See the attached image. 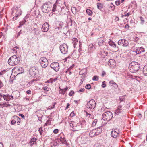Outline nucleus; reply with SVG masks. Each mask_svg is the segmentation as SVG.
I'll use <instances>...</instances> for the list:
<instances>
[{"mask_svg":"<svg viewBox=\"0 0 147 147\" xmlns=\"http://www.w3.org/2000/svg\"><path fill=\"white\" fill-rule=\"evenodd\" d=\"M51 3L49 2L45 3L42 6V11L45 13H48L51 10Z\"/></svg>","mask_w":147,"mask_h":147,"instance_id":"nucleus-5","label":"nucleus"},{"mask_svg":"<svg viewBox=\"0 0 147 147\" xmlns=\"http://www.w3.org/2000/svg\"><path fill=\"white\" fill-rule=\"evenodd\" d=\"M39 71L38 68L36 67H33L29 70L30 74L31 76L36 77L38 76Z\"/></svg>","mask_w":147,"mask_h":147,"instance_id":"nucleus-7","label":"nucleus"},{"mask_svg":"<svg viewBox=\"0 0 147 147\" xmlns=\"http://www.w3.org/2000/svg\"><path fill=\"white\" fill-rule=\"evenodd\" d=\"M42 127H41L40 128H39L38 131H39V132L41 135L42 134V133L43 132V130L42 129Z\"/></svg>","mask_w":147,"mask_h":147,"instance_id":"nucleus-50","label":"nucleus"},{"mask_svg":"<svg viewBox=\"0 0 147 147\" xmlns=\"http://www.w3.org/2000/svg\"><path fill=\"white\" fill-rule=\"evenodd\" d=\"M100 130L99 132H97L96 129H94L91 130L89 134V135L90 137H93L97 135H98L100 134L102 131V129L100 127L97 128V130Z\"/></svg>","mask_w":147,"mask_h":147,"instance_id":"nucleus-10","label":"nucleus"},{"mask_svg":"<svg viewBox=\"0 0 147 147\" xmlns=\"http://www.w3.org/2000/svg\"><path fill=\"white\" fill-rule=\"evenodd\" d=\"M39 62L41 67L43 68H46L48 64L47 59L43 57H41L39 60Z\"/></svg>","mask_w":147,"mask_h":147,"instance_id":"nucleus-6","label":"nucleus"},{"mask_svg":"<svg viewBox=\"0 0 147 147\" xmlns=\"http://www.w3.org/2000/svg\"><path fill=\"white\" fill-rule=\"evenodd\" d=\"M99 79L98 76H94L92 78V80L93 81H98Z\"/></svg>","mask_w":147,"mask_h":147,"instance_id":"nucleus-33","label":"nucleus"},{"mask_svg":"<svg viewBox=\"0 0 147 147\" xmlns=\"http://www.w3.org/2000/svg\"><path fill=\"white\" fill-rule=\"evenodd\" d=\"M55 11H58L64 14H65L66 12L65 11V7H64L61 8L60 6L59 5L56 3L53 5L52 9V13H54Z\"/></svg>","mask_w":147,"mask_h":147,"instance_id":"nucleus-2","label":"nucleus"},{"mask_svg":"<svg viewBox=\"0 0 147 147\" xmlns=\"http://www.w3.org/2000/svg\"><path fill=\"white\" fill-rule=\"evenodd\" d=\"M36 140V139L35 138H33L31 139L30 141V142L32 144H33L34 142H35Z\"/></svg>","mask_w":147,"mask_h":147,"instance_id":"nucleus-29","label":"nucleus"},{"mask_svg":"<svg viewBox=\"0 0 147 147\" xmlns=\"http://www.w3.org/2000/svg\"><path fill=\"white\" fill-rule=\"evenodd\" d=\"M42 89L46 91H48L49 90V88L46 86L43 87L42 88Z\"/></svg>","mask_w":147,"mask_h":147,"instance_id":"nucleus-40","label":"nucleus"},{"mask_svg":"<svg viewBox=\"0 0 147 147\" xmlns=\"http://www.w3.org/2000/svg\"><path fill=\"white\" fill-rule=\"evenodd\" d=\"M94 48V47L92 44L88 46V49H89L91 50Z\"/></svg>","mask_w":147,"mask_h":147,"instance_id":"nucleus-37","label":"nucleus"},{"mask_svg":"<svg viewBox=\"0 0 147 147\" xmlns=\"http://www.w3.org/2000/svg\"><path fill=\"white\" fill-rule=\"evenodd\" d=\"M106 82L105 81H104L102 82V87L103 88H105L106 87L105 84Z\"/></svg>","mask_w":147,"mask_h":147,"instance_id":"nucleus-45","label":"nucleus"},{"mask_svg":"<svg viewBox=\"0 0 147 147\" xmlns=\"http://www.w3.org/2000/svg\"><path fill=\"white\" fill-rule=\"evenodd\" d=\"M50 79L51 80V82H52L51 83H52L53 82L56 81L57 80V78H51Z\"/></svg>","mask_w":147,"mask_h":147,"instance_id":"nucleus-43","label":"nucleus"},{"mask_svg":"<svg viewBox=\"0 0 147 147\" xmlns=\"http://www.w3.org/2000/svg\"><path fill=\"white\" fill-rule=\"evenodd\" d=\"M50 67L56 72L58 71L59 69V64L57 62L52 63L50 65Z\"/></svg>","mask_w":147,"mask_h":147,"instance_id":"nucleus-12","label":"nucleus"},{"mask_svg":"<svg viewBox=\"0 0 147 147\" xmlns=\"http://www.w3.org/2000/svg\"><path fill=\"white\" fill-rule=\"evenodd\" d=\"M18 12L19 13L18 14H15V16H16L17 17V18L18 17V16H19L21 14V10H18Z\"/></svg>","mask_w":147,"mask_h":147,"instance_id":"nucleus-31","label":"nucleus"},{"mask_svg":"<svg viewBox=\"0 0 147 147\" xmlns=\"http://www.w3.org/2000/svg\"><path fill=\"white\" fill-rule=\"evenodd\" d=\"M130 15V13H128L127 14H125L124 15H123L121 16L122 17H123L124 16H128Z\"/></svg>","mask_w":147,"mask_h":147,"instance_id":"nucleus-55","label":"nucleus"},{"mask_svg":"<svg viewBox=\"0 0 147 147\" xmlns=\"http://www.w3.org/2000/svg\"><path fill=\"white\" fill-rule=\"evenodd\" d=\"M20 24L22 26L25 24V22L22 21L20 22Z\"/></svg>","mask_w":147,"mask_h":147,"instance_id":"nucleus-61","label":"nucleus"},{"mask_svg":"<svg viewBox=\"0 0 147 147\" xmlns=\"http://www.w3.org/2000/svg\"><path fill=\"white\" fill-rule=\"evenodd\" d=\"M120 1H115V4L117 5H119L120 4Z\"/></svg>","mask_w":147,"mask_h":147,"instance_id":"nucleus-52","label":"nucleus"},{"mask_svg":"<svg viewBox=\"0 0 147 147\" xmlns=\"http://www.w3.org/2000/svg\"><path fill=\"white\" fill-rule=\"evenodd\" d=\"M58 132V130L57 129H55L53 130V133L55 134H57Z\"/></svg>","mask_w":147,"mask_h":147,"instance_id":"nucleus-57","label":"nucleus"},{"mask_svg":"<svg viewBox=\"0 0 147 147\" xmlns=\"http://www.w3.org/2000/svg\"><path fill=\"white\" fill-rule=\"evenodd\" d=\"M112 47H113L115 48L116 51H117L119 50V47L117 46L116 44L114 42L113 44V45H112Z\"/></svg>","mask_w":147,"mask_h":147,"instance_id":"nucleus-28","label":"nucleus"},{"mask_svg":"<svg viewBox=\"0 0 147 147\" xmlns=\"http://www.w3.org/2000/svg\"><path fill=\"white\" fill-rule=\"evenodd\" d=\"M124 104H123V107H125V110L127 108H128L130 107V104L129 103L128 104H127V105L126 104V105L124 106Z\"/></svg>","mask_w":147,"mask_h":147,"instance_id":"nucleus-42","label":"nucleus"},{"mask_svg":"<svg viewBox=\"0 0 147 147\" xmlns=\"http://www.w3.org/2000/svg\"><path fill=\"white\" fill-rule=\"evenodd\" d=\"M31 90H27L26 93L28 94H31Z\"/></svg>","mask_w":147,"mask_h":147,"instance_id":"nucleus-64","label":"nucleus"},{"mask_svg":"<svg viewBox=\"0 0 147 147\" xmlns=\"http://www.w3.org/2000/svg\"><path fill=\"white\" fill-rule=\"evenodd\" d=\"M82 127L81 123H78L75 126L74 128V130H73L72 131L73 132H74L76 131H78L81 129Z\"/></svg>","mask_w":147,"mask_h":147,"instance_id":"nucleus-17","label":"nucleus"},{"mask_svg":"<svg viewBox=\"0 0 147 147\" xmlns=\"http://www.w3.org/2000/svg\"><path fill=\"white\" fill-rule=\"evenodd\" d=\"M5 72V70L2 71L1 72H0V75H1L3 74H4Z\"/></svg>","mask_w":147,"mask_h":147,"instance_id":"nucleus-58","label":"nucleus"},{"mask_svg":"<svg viewBox=\"0 0 147 147\" xmlns=\"http://www.w3.org/2000/svg\"><path fill=\"white\" fill-rule=\"evenodd\" d=\"M71 10L74 14H75L76 13L77 9L75 7H73L71 8Z\"/></svg>","mask_w":147,"mask_h":147,"instance_id":"nucleus-24","label":"nucleus"},{"mask_svg":"<svg viewBox=\"0 0 147 147\" xmlns=\"http://www.w3.org/2000/svg\"><path fill=\"white\" fill-rule=\"evenodd\" d=\"M63 26V23L59 21H56L55 22L53 27L55 29H58L61 30Z\"/></svg>","mask_w":147,"mask_h":147,"instance_id":"nucleus-11","label":"nucleus"},{"mask_svg":"<svg viewBox=\"0 0 147 147\" xmlns=\"http://www.w3.org/2000/svg\"><path fill=\"white\" fill-rule=\"evenodd\" d=\"M85 88L87 89H90L91 88V86L89 84H87L85 86Z\"/></svg>","mask_w":147,"mask_h":147,"instance_id":"nucleus-35","label":"nucleus"},{"mask_svg":"<svg viewBox=\"0 0 147 147\" xmlns=\"http://www.w3.org/2000/svg\"><path fill=\"white\" fill-rule=\"evenodd\" d=\"M96 105L95 101L93 99H91L87 103L86 107L88 108L93 109L95 108Z\"/></svg>","mask_w":147,"mask_h":147,"instance_id":"nucleus-8","label":"nucleus"},{"mask_svg":"<svg viewBox=\"0 0 147 147\" xmlns=\"http://www.w3.org/2000/svg\"><path fill=\"white\" fill-rule=\"evenodd\" d=\"M139 38L136 36L134 38V41H135V42H136L139 40Z\"/></svg>","mask_w":147,"mask_h":147,"instance_id":"nucleus-60","label":"nucleus"},{"mask_svg":"<svg viewBox=\"0 0 147 147\" xmlns=\"http://www.w3.org/2000/svg\"><path fill=\"white\" fill-rule=\"evenodd\" d=\"M140 68V65L137 62L133 61L129 65V69L130 72L135 73L138 71Z\"/></svg>","mask_w":147,"mask_h":147,"instance_id":"nucleus-1","label":"nucleus"},{"mask_svg":"<svg viewBox=\"0 0 147 147\" xmlns=\"http://www.w3.org/2000/svg\"><path fill=\"white\" fill-rule=\"evenodd\" d=\"M18 10H20V9H18L17 7H16V8H15V9L13 10H12V14H13L14 13V12H16L15 14H18L19 13L18 12Z\"/></svg>","mask_w":147,"mask_h":147,"instance_id":"nucleus-27","label":"nucleus"},{"mask_svg":"<svg viewBox=\"0 0 147 147\" xmlns=\"http://www.w3.org/2000/svg\"><path fill=\"white\" fill-rule=\"evenodd\" d=\"M62 142L63 141L64 142H66V141L65 139V137H63V138L61 140Z\"/></svg>","mask_w":147,"mask_h":147,"instance_id":"nucleus-59","label":"nucleus"},{"mask_svg":"<svg viewBox=\"0 0 147 147\" xmlns=\"http://www.w3.org/2000/svg\"><path fill=\"white\" fill-rule=\"evenodd\" d=\"M113 114L110 111H106L102 115V118L105 121H109L113 117Z\"/></svg>","mask_w":147,"mask_h":147,"instance_id":"nucleus-4","label":"nucleus"},{"mask_svg":"<svg viewBox=\"0 0 147 147\" xmlns=\"http://www.w3.org/2000/svg\"><path fill=\"white\" fill-rule=\"evenodd\" d=\"M68 48L67 45L65 43H63L60 45V50L62 54H67V52Z\"/></svg>","mask_w":147,"mask_h":147,"instance_id":"nucleus-9","label":"nucleus"},{"mask_svg":"<svg viewBox=\"0 0 147 147\" xmlns=\"http://www.w3.org/2000/svg\"><path fill=\"white\" fill-rule=\"evenodd\" d=\"M143 72L145 76H147V65L144 66L143 69Z\"/></svg>","mask_w":147,"mask_h":147,"instance_id":"nucleus-22","label":"nucleus"},{"mask_svg":"<svg viewBox=\"0 0 147 147\" xmlns=\"http://www.w3.org/2000/svg\"><path fill=\"white\" fill-rule=\"evenodd\" d=\"M74 121H71L69 122V125L70 127H72L73 128H74L75 127V126H74L73 123H74Z\"/></svg>","mask_w":147,"mask_h":147,"instance_id":"nucleus-32","label":"nucleus"},{"mask_svg":"<svg viewBox=\"0 0 147 147\" xmlns=\"http://www.w3.org/2000/svg\"><path fill=\"white\" fill-rule=\"evenodd\" d=\"M103 4L101 3H97V7L98 9L102 11H104L105 9H104L102 10L103 8Z\"/></svg>","mask_w":147,"mask_h":147,"instance_id":"nucleus-19","label":"nucleus"},{"mask_svg":"<svg viewBox=\"0 0 147 147\" xmlns=\"http://www.w3.org/2000/svg\"><path fill=\"white\" fill-rule=\"evenodd\" d=\"M86 12L90 16H91L92 14V11L89 9H87L86 10Z\"/></svg>","mask_w":147,"mask_h":147,"instance_id":"nucleus-25","label":"nucleus"},{"mask_svg":"<svg viewBox=\"0 0 147 147\" xmlns=\"http://www.w3.org/2000/svg\"><path fill=\"white\" fill-rule=\"evenodd\" d=\"M13 117L16 120L18 121H21V119L20 118H19V117H18L17 116H16V115L14 116H13Z\"/></svg>","mask_w":147,"mask_h":147,"instance_id":"nucleus-30","label":"nucleus"},{"mask_svg":"<svg viewBox=\"0 0 147 147\" xmlns=\"http://www.w3.org/2000/svg\"><path fill=\"white\" fill-rule=\"evenodd\" d=\"M4 96V94L2 93H0V101H3Z\"/></svg>","mask_w":147,"mask_h":147,"instance_id":"nucleus-38","label":"nucleus"},{"mask_svg":"<svg viewBox=\"0 0 147 147\" xmlns=\"http://www.w3.org/2000/svg\"><path fill=\"white\" fill-rule=\"evenodd\" d=\"M98 44L99 46H101L102 45L104 41L102 38H100L98 40Z\"/></svg>","mask_w":147,"mask_h":147,"instance_id":"nucleus-23","label":"nucleus"},{"mask_svg":"<svg viewBox=\"0 0 147 147\" xmlns=\"http://www.w3.org/2000/svg\"><path fill=\"white\" fill-rule=\"evenodd\" d=\"M9 96V95H7V101H9L11 100V98Z\"/></svg>","mask_w":147,"mask_h":147,"instance_id":"nucleus-62","label":"nucleus"},{"mask_svg":"<svg viewBox=\"0 0 147 147\" xmlns=\"http://www.w3.org/2000/svg\"><path fill=\"white\" fill-rule=\"evenodd\" d=\"M118 44L119 45L123 47H126L128 45V41L125 39H121L118 41Z\"/></svg>","mask_w":147,"mask_h":147,"instance_id":"nucleus-13","label":"nucleus"},{"mask_svg":"<svg viewBox=\"0 0 147 147\" xmlns=\"http://www.w3.org/2000/svg\"><path fill=\"white\" fill-rule=\"evenodd\" d=\"M3 84L1 81L0 80V88L3 87Z\"/></svg>","mask_w":147,"mask_h":147,"instance_id":"nucleus-54","label":"nucleus"},{"mask_svg":"<svg viewBox=\"0 0 147 147\" xmlns=\"http://www.w3.org/2000/svg\"><path fill=\"white\" fill-rule=\"evenodd\" d=\"M16 123V121L15 120H13L11 121V124L13 125L15 124Z\"/></svg>","mask_w":147,"mask_h":147,"instance_id":"nucleus-53","label":"nucleus"},{"mask_svg":"<svg viewBox=\"0 0 147 147\" xmlns=\"http://www.w3.org/2000/svg\"><path fill=\"white\" fill-rule=\"evenodd\" d=\"M7 95H5L4 94V96L3 97V99L7 101Z\"/></svg>","mask_w":147,"mask_h":147,"instance_id":"nucleus-51","label":"nucleus"},{"mask_svg":"<svg viewBox=\"0 0 147 147\" xmlns=\"http://www.w3.org/2000/svg\"><path fill=\"white\" fill-rule=\"evenodd\" d=\"M119 100L120 101V102L122 101H124L125 100L124 96H122L120 97Z\"/></svg>","mask_w":147,"mask_h":147,"instance_id":"nucleus-41","label":"nucleus"},{"mask_svg":"<svg viewBox=\"0 0 147 147\" xmlns=\"http://www.w3.org/2000/svg\"><path fill=\"white\" fill-rule=\"evenodd\" d=\"M20 61V58L16 55H13L8 59V63L9 65L14 66L18 64Z\"/></svg>","mask_w":147,"mask_h":147,"instance_id":"nucleus-3","label":"nucleus"},{"mask_svg":"<svg viewBox=\"0 0 147 147\" xmlns=\"http://www.w3.org/2000/svg\"><path fill=\"white\" fill-rule=\"evenodd\" d=\"M120 133L119 130L118 129H113L111 134V136L112 137L115 138L119 136Z\"/></svg>","mask_w":147,"mask_h":147,"instance_id":"nucleus-14","label":"nucleus"},{"mask_svg":"<svg viewBox=\"0 0 147 147\" xmlns=\"http://www.w3.org/2000/svg\"><path fill=\"white\" fill-rule=\"evenodd\" d=\"M51 124V121L49 119L46 122L44 125V126H47V125H50Z\"/></svg>","mask_w":147,"mask_h":147,"instance_id":"nucleus-34","label":"nucleus"},{"mask_svg":"<svg viewBox=\"0 0 147 147\" xmlns=\"http://www.w3.org/2000/svg\"><path fill=\"white\" fill-rule=\"evenodd\" d=\"M125 107H123V105H120L118 106L117 109L115 110V114L118 115L121 112L123 111V110H125Z\"/></svg>","mask_w":147,"mask_h":147,"instance_id":"nucleus-15","label":"nucleus"},{"mask_svg":"<svg viewBox=\"0 0 147 147\" xmlns=\"http://www.w3.org/2000/svg\"><path fill=\"white\" fill-rule=\"evenodd\" d=\"M60 90H59V92L60 94H62L63 95H64L66 92L63 89H60V87L59 88V89Z\"/></svg>","mask_w":147,"mask_h":147,"instance_id":"nucleus-26","label":"nucleus"},{"mask_svg":"<svg viewBox=\"0 0 147 147\" xmlns=\"http://www.w3.org/2000/svg\"><path fill=\"white\" fill-rule=\"evenodd\" d=\"M85 89L84 88H81L77 92H84L85 91Z\"/></svg>","mask_w":147,"mask_h":147,"instance_id":"nucleus-49","label":"nucleus"},{"mask_svg":"<svg viewBox=\"0 0 147 147\" xmlns=\"http://www.w3.org/2000/svg\"><path fill=\"white\" fill-rule=\"evenodd\" d=\"M70 22H69L67 23L68 26H72V20L71 19L70 20Z\"/></svg>","mask_w":147,"mask_h":147,"instance_id":"nucleus-48","label":"nucleus"},{"mask_svg":"<svg viewBox=\"0 0 147 147\" xmlns=\"http://www.w3.org/2000/svg\"><path fill=\"white\" fill-rule=\"evenodd\" d=\"M136 50H137L138 54H139L141 53V52H143L145 51V49L143 47H136Z\"/></svg>","mask_w":147,"mask_h":147,"instance_id":"nucleus-20","label":"nucleus"},{"mask_svg":"<svg viewBox=\"0 0 147 147\" xmlns=\"http://www.w3.org/2000/svg\"><path fill=\"white\" fill-rule=\"evenodd\" d=\"M75 115L74 111H72L70 114V115L71 117H73Z\"/></svg>","mask_w":147,"mask_h":147,"instance_id":"nucleus-56","label":"nucleus"},{"mask_svg":"<svg viewBox=\"0 0 147 147\" xmlns=\"http://www.w3.org/2000/svg\"><path fill=\"white\" fill-rule=\"evenodd\" d=\"M140 19L141 22V24H143L145 22V21L144 20V18L142 17H140Z\"/></svg>","mask_w":147,"mask_h":147,"instance_id":"nucleus-39","label":"nucleus"},{"mask_svg":"<svg viewBox=\"0 0 147 147\" xmlns=\"http://www.w3.org/2000/svg\"><path fill=\"white\" fill-rule=\"evenodd\" d=\"M109 84L111 86H113L115 88H117L118 87V85L117 84L115 83L113 81H110L109 82Z\"/></svg>","mask_w":147,"mask_h":147,"instance_id":"nucleus-21","label":"nucleus"},{"mask_svg":"<svg viewBox=\"0 0 147 147\" xmlns=\"http://www.w3.org/2000/svg\"><path fill=\"white\" fill-rule=\"evenodd\" d=\"M108 64L110 66L113 67L115 65V61L114 60L111 59L109 60Z\"/></svg>","mask_w":147,"mask_h":147,"instance_id":"nucleus-18","label":"nucleus"},{"mask_svg":"<svg viewBox=\"0 0 147 147\" xmlns=\"http://www.w3.org/2000/svg\"><path fill=\"white\" fill-rule=\"evenodd\" d=\"M84 70H83L81 71H80L79 73V74L80 75H85V74L86 72H83V71Z\"/></svg>","mask_w":147,"mask_h":147,"instance_id":"nucleus-47","label":"nucleus"},{"mask_svg":"<svg viewBox=\"0 0 147 147\" xmlns=\"http://www.w3.org/2000/svg\"><path fill=\"white\" fill-rule=\"evenodd\" d=\"M36 81V79H33L32 80H31L29 83L30 84H32L34 81Z\"/></svg>","mask_w":147,"mask_h":147,"instance_id":"nucleus-63","label":"nucleus"},{"mask_svg":"<svg viewBox=\"0 0 147 147\" xmlns=\"http://www.w3.org/2000/svg\"><path fill=\"white\" fill-rule=\"evenodd\" d=\"M74 91L73 90H71L69 94V95L70 96H72L73 94H74Z\"/></svg>","mask_w":147,"mask_h":147,"instance_id":"nucleus-44","label":"nucleus"},{"mask_svg":"<svg viewBox=\"0 0 147 147\" xmlns=\"http://www.w3.org/2000/svg\"><path fill=\"white\" fill-rule=\"evenodd\" d=\"M114 42H113L111 40L108 43L109 45L112 46L114 43Z\"/></svg>","mask_w":147,"mask_h":147,"instance_id":"nucleus-46","label":"nucleus"},{"mask_svg":"<svg viewBox=\"0 0 147 147\" xmlns=\"http://www.w3.org/2000/svg\"><path fill=\"white\" fill-rule=\"evenodd\" d=\"M49 28V25L47 22H45L43 25L42 28V31L44 32H47Z\"/></svg>","mask_w":147,"mask_h":147,"instance_id":"nucleus-16","label":"nucleus"},{"mask_svg":"<svg viewBox=\"0 0 147 147\" xmlns=\"http://www.w3.org/2000/svg\"><path fill=\"white\" fill-rule=\"evenodd\" d=\"M97 121L96 119L94 120L92 123V126H95L96 125Z\"/></svg>","mask_w":147,"mask_h":147,"instance_id":"nucleus-36","label":"nucleus"}]
</instances>
